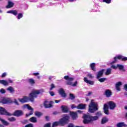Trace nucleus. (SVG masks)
Returning <instances> with one entry per match:
<instances>
[{"label":"nucleus","mask_w":127,"mask_h":127,"mask_svg":"<svg viewBox=\"0 0 127 127\" xmlns=\"http://www.w3.org/2000/svg\"><path fill=\"white\" fill-rule=\"evenodd\" d=\"M77 113H79V114H81V113H83V111H82L81 110H78L77 111Z\"/></svg>","instance_id":"bf43d9fd"},{"label":"nucleus","mask_w":127,"mask_h":127,"mask_svg":"<svg viewBox=\"0 0 127 127\" xmlns=\"http://www.w3.org/2000/svg\"><path fill=\"white\" fill-rule=\"evenodd\" d=\"M84 82L85 83H87V84H89V85H94V81L90 80H84Z\"/></svg>","instance_id":"2f4dec72"},{"label":"nucleus","mask_w":127,"mask_h":127,"mask_svg":"<svg viewBox=\"0 0 127 127\" xmlns=\"http://www.w3.org/2000/svg\"><path fill=\"white\" fill-rule=\"evenodd\" d=\"M70 114L72 120H76V119L78 118V116H77V113L70 112Z\"/></svg>","instance_id":"4be33fe9"},{"label":"nucleus","mask_w":127,"mask_h":127,"mask_svg":"<svg viewBox=\"0 0 127 127\" xmlns=\"http://www.w3.org/2000/svg\"><path fill=\"white\" fill-rule=\"evenodd\" d=\"M112 68H108L107 69H105V75H106V76H108V75H111V74H112Z\"/></svg>","instance_id":"b1692460"},{"label":"nucleus","mask_w":127,"mask_h":127,"mask_svg":"<svg viewBox=\"0 0 127 127\" xmlns=\"http://www.w3.org/2000/svg\"><path fill=\"white\" fill-rule=\"evenodd\" d=\"M14 103L15 104V105H19V104H18V102H17V100L16 99H14Z\"/></svg>","instance_id":"de8ad7c7"},{"label":"nucleus","mask_w":127,"mask_h":127,"mask_svg":"<svg viewBox=\"0 0 127 127\" xmlns=\"http://www.w3.org/2000/svg\"><path fill=\"white\" fill-rule=\"evenodd\" d=\"M59 93L63 98H65L66 97V93H65V91H64V89L63 88H60L59 90Z\"/></svg>","instance_id":"4468645a"},{"label":"nucleus","mask_w":127,"mask_h":127,"mask_svg":"<svg viewBox=\"0 0 127 127\" xmlns=\"http://www.w3.org/2000/svg\"><path fill=\"white\" fill-rule=\"evenodd\" d=\"M124 89H125V90L127 91V84L125 85Z\"/></svg>","instance_id":"6e6d98bb"},{"label":"nucleus","mask_w":127,"mask_h":127,"mask_svg":"<svg viewBox=\"0 0 127 127\" xmlns=\"http://www.w3.org/2000/svg\"><path fill=\"white\" fill-rule=\"evenodd\" d=\"M69 116L67 115H64L63 118L61 119L59 122H56L53 123V127H58V126H64L66 125L68 123V121H69Z\"/></svg>","instance_id":"7ed1b4c3"},{"label":"nucleus","mask_w":127,"mask_h":127,"mask_svg":"<svg viewBox=\"0 0 127 127\" xmlns=\"http://www.w3.org/2000/svg\"><path fill=\"white\" fill-rule=\"evenodd\" d=\"M103 111L105 115H109L110 113H109V108H108V104H104Z\"/></svg>","instance_id":"2eb2a0df"},{"label":"nucleus","mask_w":127,"mask_h":127,"mask_svg":"<svg viewBox=\"0 0 127 127\" xmlns=\"http://www.w3.org/2000/svg\"><path fill=\"white\" fill-rule=\"evenodd\" d=\"M49 93H50L51 96H52V97H53V96H54V95H55V93L52 91H50Z\"/></svg>","instance_id":"3c124183"},{"label":"nucleus","mask_w":127,"mask_h":127,"mask_svg":"<svg viewBox=\"0 0 127 127\" xmlns=\"http://www.w3.org/2000/svg\"><path fill=\"white\" fill-rule=\"evenodd\" d=\"M75 97L74 95V94H73L72 93L69 94V99H70V100H73L75 99Z\"/></svg>","instance_id":"c9c22d12"},{"label":"nucleus","mask_w":127,"mask_h":127,"mask_svg":"<svg viewBox=\"0 0 127 127\" xmlns=\"http://www.w3.org/2000/svg\"><path fill=\"white\" fill-rule=\"evenodd\" d=\"M105 71H106V69H102L98 71L96 75V79L99 80L100 78H102L104 75Z\"/></svg>","instance_id":"1a4fd4ad"},{"label":"nucleus","mask_w":127,"mask_h":127,"mask_svg":"<svg viewBox=\"0 0 127 127\" xmlns=\"http://www.w3.org/2000/svg\"><path fill=\"white\" fill-rule=\"evenodd\" d=\"M53 78H54V77L53 76H51L49 77V80H51L52 79H53Z\"/></svg>","instance_id":"680f3d73"},{"label":"nucleus","mask_w":127,"mask_h":127,"mask_svg":"<svg viewBox=\"0 0 127 127\" xmlns=\"http://www.w3.org/2000/svg\"><path fill=\"white\" fill-rule=\"evenodd\" d=\"M100 83H104L105 82V80H99Z\"/></svg>","instance_id":"052dcab7"},{"label":"nucleus","mask_w":127,"mask_h":127,"mask_svg":"<svg viewBox=\"0 0 127 127\" xmlns=\"http://www.w3.org/2000/svg\"><path fill=\"white\" fill-rule=\"evenodd\" d=\"M59 102H60V101H59V100H55V103H56L57 104L59 103Z\"/></svg>","instance_id":"69168bd1"},{"label":"nucleus","mask_w":127,"mask_h":127,"mask_svg":"<svg viewBox=\"0 0 127 127\" xmlns=\"http://www.w3.org/2000/svg\"><path fill=\"white\" fill-rule=\"evenodd\" d=\"M35 115L36 116V117H38V118H39V117H41V116H42V114L39 112H36Z\"/></svg>","instance_id":"f704fd0d"},{"label":"nucleus","mask_w":127,"mask_h":127,"mask_svg":"<svg viewBox=\"0 0 127 127\" xmlns=\"http://www.w3.org/2000/svg\"><path fill=\"white\" fill-rule=\"evenodd\" d=\"M87 76L89 78V79H94V78H95V76L91 73L87 74Z\"/></svg>","instance_id":"e433bc0d"},{"label":"nucleus","mask_w":127,"mask_h":127,"mask_svg":"<svg viewBox=\"0 0 127 127\" xmlns=\"http://www.w3.org/2000/svg\"><path fill=\"white\" fill-rule=\"evenodd\" d=\"M30 121L31 123H36L37 122V119L36 117H33L30 119Z\"/></svg>","instance_id":"7c9ffc66"},{"label":"nucleus","mask_w":127,"mask_h":127,"mask_svg":"<svg viewBox=\"0 0 127 127\" xmlns=\"http://www.w3.org/2000/svg\"><path fill=\"white\" fill-rule=\"evenodd\" d=\"M53 103V102L52 101L49 102L48 101H45L44 103V105L46 109H48V108H51V107H52Z\"/></svg>","instance_id":"9b49d317"},{"label":"nucleus","mask_w":127,"mask_h":127,"mask_svg":"<svg viewBox=\"0 0 127 127\" xmlns=\"http://www.w3.org/2000/svg\"><path fill=\"white\" fill-rule=\"evenodd\" d=\"M105 95L107 98H109V97H111L112 96V92L110 90H106L105 91Z\"/></svg>","instance_id":"393cba45"},{"label":"nucleus","mask_w":127,"mask_h":127,"mask_svg":"<svg viewBox=\"0 0 127 127\" xmlns=\"http://www.w3.org/2000/svg\"><path fill=\"white\" fill-rule=\"evenodd\" d=\"M108 121H109V120L107 118V117H104L102 119L101 123L103 124H106Z\"/></svg>","instance_id":"c756f323"},{"label":"nucleus","mask_w":127,"mask_h":127,"mask_svg":"<svg viewBox=\"0 0 127 127\" xmlns=\"http://www.w3.org/2000/svg\"><path fill=\"white\" fill-rule=\"evenodd\" d=\"M111 68L113 69H115V70L118 69V65L116 66L115 65H112L111 66Z\"/></svg>","instance_id":"c03bdc74"},{"label":"nucleus","mask_w":127,"mask_h":127,"mask_svg":"<svg viewBox=\"0 0 127 127\" xmlns=\"http://www.w3.org/2000/svg\"><path fill=\"white\" fill-rule=\"evenodd\" d=\"M117 127H127V125L126 124H125L124 123H119L117 125Z\"/></svg>","instance_id":"c85d7f7f"},{"label":"nucleus","mask_w":127,"mask_h":127,"mask_svg":"<svg viewBox=\"0 0 127 127\" xmlns=\"http://www.w3.org/2000/svg\"><path fill=\"white\" fill-rule=\"evenodd\" d=\"M99 80H107V78H100Z\"/></svg>","instance_id":"13d9d810"},{"label":"nucleus","mask_w":127,"mask_h":127,"mask_svg":"<svg viewBox=\"0 0 127 127\" xmlns=\"http://www.w3.org/2000/svg\"><path fill=\"white\" fill-rule=\"evenodd\" d=\"M61 109L63 113H68L69 112V108L66 106H62Z\"/></svg>","instance_id":"6ab92c4d"},{"label":"nucleus","mask_w":127,"mask_h":127,"mask_svg":"<svg viewBox=\"0 0 127 127\" xmlns=\"http://www.w3.org/2000/svg\"><path fill=\"white\" fill-rule=\"evenodd\" d=\"M29 83L31 84V85H33L35 82L34 81V80H29Z\"/></svg>","instance_id":"37998d69"},{"label":"nucleus","mask_w":127,"mask_h":127,"mask_svg":"<svg viewBox=\"0 0 127 127\" xmlns=\"http://www.w3.org/2000/svg\"><path fill=\"white\" fill-rule=\"evenodd\" d=\"M12 80H0V84H2V85H3L4 86H7L8 84H11L12 83Z\"/></svg>","instance_id":"f8f14e48"},{"label":"nucleus","mask_w":127,"mask_h":127,"mask_svg":"<svg viewBox=\"0 0 127 127\" xmlns=\"http://www.w3.org/2000/svg\"><path fill=\"white\" fill-rule=\"evenodd\" d=\"M89 66L91 68V70L94 72H96V71H97V68H96V63H92L90 64Z\"/></svg>","instance_id":"a211bd4d"},{"label":"nucleus","mask_w":127,"mask_h":127,"mask_svg":"<svg viewBox=\"0 0 127 127\" xmlns=\"http://www.w3.org/2000/svg\"><path fill=\"white\" fill-rule=\"evenodd\" d=\"M96 117H98V119L100 118V117H102V113L101 112L99 111L96 113Z\"/></svg>","instance_id":"58836bf2"},{"label":"nucleus","mask_w":127,"mask_h":127,"mask_svg":"<svg viewBox=\"0 0 127 127\" xmlns=\"http://www.w3.org/2000/svg\"><path fill=\"white\" fill-rule=\"evenodd\" d=\"M8 121L9 122H15L16 121V119H15V118L14 117H11L8 119Z\"/></svg>","instance_id":"4c0bfd02"},{"label":"nucleus","mask_w":127,"mask_h":127,"mask_svg":"<svg viewBox=\"0 0 127 127\" xmlns=\"http://www.w3.org/2000/svg\"><path fill=\"white\" fill-rule=\"evenodd\" d=\"M125 110H127V106H125Z\"/></svg>","instance_id":"774afa93"},{"label":"nucleus","mask_w":127,"mask_h":127,"mask_svg":"<svg viewBox=\"0 0 127 127\" xmlns=\"http://www.w3.org/2000/svg\"><path fill=\"white\" fill-rule=\"evenodd\" d=\"M118 59L119 60H122V61H127V57H125L122 55H118L116 57L114 58V61H112L110 64H115V63H117L118 62Z\"/></svg>","instance_id":"423d86ee"},{"label":"nucleus","mask_w":127,"mask_h":127,"mask_svg":"<svg viewBox=\"0 0 127 127\" xmlns=\"http://www.w3.org/2000/svg\"><path fill=\"white\" fill-rule=\"evenodd\" d=\"M68 127H74V125L72 124H69L68 126Z\"/></svg>","instance_id":"5fc2aeb1"},{"label":"nucleus","mask_w":127,"mask_h":127,"mask_svg":"<svg viewBox=\"0 0 127 127\" xmlns=\"http://www.w3.org/2000/svg\"><path fill=\"white\" fill-rule=\"evenodd\" d=\"M0 127H4L3 125H0Z\"/></svg>","instance_id":"338daca9"},{"label":"nucleus","mask_w":127,"mask_h":127,"mask_svg":"<svg viewBox=\"0 0 127 127\" xmlns=\"http://www.w3.org/2000/svg\"><path fill=\"white\" fill-rule=\"evenodd\" d=\"M0 121H1V123L3 124V125H4V126H8V125H9V123H8V122L5 121L3 119H1V118H0Z\"/></svg>","instance_id":"cd10ccee"},{"label":"nucleus","mask_w":127,"mask_h":127,"mask_svg":"<svg viewBox=\"0 0 127 127\" xmlns=\"http://www.w3.org/2000/svg\"><path fill=\"white\" fill-rule=\"evenodd\" d=\"M98 103L93 102L92 100L89 106V113H95L96 111H98Z\"/></svg>","instance_id":"39448f33"},{"label":"nucleus","mask_w":127,"mask_h":127,"mask_svg":"<svg viewBox=\"0 0 127 127\" xmlns=\"http://www.w3.org/2000/svg\"><path fill=\"white\" fill-rule=\"evenodd\" d=\"M117 66L120 71H122V72H125L126 71V69H125V66H124V65L117 64Z\"/></svg>","instance_id":"dca6fc26"},{"label":"nucleus","mask_w":127,"mask_h":127,"mask_svg":"<svg viewBox=\"0 0 127 127\" xmlns=\"http://www.w3.org/2000/svg\"><path fill=\"white\" fill-rule=\"evenodd\" d=\"M0 93H1V94H5V90L3 88L0 89Z\"/></svg>","instance_id":"a19ab883"},{"label":"nucleus","mask_w":127,"mask_h":127,"mask_svg":"<svg viewBox=\"0 0 127 127\" xmlns=\"http://www.w3.org/2000/svg\"><path fill=\"white\" fill-rule=\"evenodd\" d=\"M43 92H44L43 89H41L39 90H33L32 93L30 94V97L24 96L22 98L19 99V101L22 103H26V102H28L29 101L34 102V98H36L37 97V95L40 94V93H43Z\"/></svg>","instance_id":"f257e3e1"},{"label":"nucleus","mask_w":127,"mask_h":127,"mask_svg":"<svg viewBox=\"0 0 127 127\" xmlns=\"http://www.w3.org/2000/svg\"><path fill=\"white\" fill-rule=\"evenodd\" d=\"M0 115H4L5 116H14L15 117H21L23 115V112L21 110H16L15 111L13 114H11L8 113L5 109L0 107Z\"/></svg>","instance_id":"f03ea898"},{"label":"nucleus","mask_w":127,"mask_h":127,"mask_svg":"<svg viewBox=\"0 0 127 127\" xmlns=\"http://www.w3.org/2000/svg\"><path fill=\"white\" fill-rule=\"evenodd\" d=\"M7 76V73L6 72H4L0 76L1 78H5Z\"/></svg>","instance_id":"ea45409f"},{"label":"nucleus","mask_w":127,"mask_h":127,"mask_svg":"<svg viewBox=\"0 0 127 127\" xmlns=\"http://www.w3.org/2000/svg\"><path fill=\"white\" fill-rule=\"evenodd\" d=\"M13 5H14V3L11 1H8L7 5L6 6V8H10L11 7H13Z\"/></svg>","instance_id":"412c9836"},{"label":"nucleus","mask_w":127,"mask_h":127,"mask_svg":"<svg viewBox=\"0 0 127 127\" xmlns=\"http://www.w3.org/2000/svg\"><path fill=\"white\" fill-rule=\"evenodd\" d=\"M75 108H76L77 109V107L75 106V105H71V109H75Z\"/></svg>","instance_id":"4d7b16f0"},{"label":"nucleus","mask_w":127,"mask_h":127,"mask_svg":"<svg viewBox=\"0 0 127 127\" xmlns=\"http://www.w3.org/2000/svg\"><path fill=\"white\" fill-rule=\"evenodd\" d=\"M32 75L34 76H36V77H37L38 75H40V73L39 72H34L32 73Z\"/></svg>","instance_id":"79ce46f5"},{"label":"nucleus","mask_w":127,"mask_h":127,"mask_svg":"<svg viewBox=\"0 0 127 127\" xmlns=\"http://www.w3.org/2000/svg\"><path fill=\"white\" fill-rule=\"evenodd\" d=\"M25 127H33V125H32V124H29L28 125H26Z\"/></svg>","instance_id":"49530a36"},{"label":"nucleus","mask_w":127,"mask_h":127,"mask_svg":"<svg viewBox=\"0 0 127 127\" xmlns=\"http://www.w3.org/2000/svg\"><path fill=\"white\" fill-rule=\"evenodd\" d=\"M7 13H11L13 15H15V16H16L17 14H18V12L16 10H10L7 11Z\"/></svg>","instance_id":"aec40b11"},{"label":"nucleus","mask_w":127,"mask_h":127,"mask_svg":"<svg viewBox=\"0 0 127 127\" xmlns=\"http://www.w3.org/2000/svg\"><path fill=\"white\" fill-rule=\"evenodd\" d=\"M102 1L107 4H110L112 2V0H102Z\"/></svg>","instance_id":"72a5a7b5"},{"label":"nucleus","mask_w":127,"mask_h":127,"mask_svg":"<svg viewBox=\"0 0 127 127\" xmlns=\"http://www.w3.org/2000/svg\"><path fill=\"white\" fill-rule=\"evenodd\" d=\"M1 103L2 104H11L12 100L9 98L2 97L1 98Z\"/></svg>","instance_id":"6e6552de"},{"label":"nucleus","mask_w":127,"mask_h":127,"mask_svg":"<svg viewBox=\"0 0 127 127\" xmlns=\"http://www.w3.org/2000/svg\"><path fill=\"white\" fill-rule=\"evenodd\" d=\"M24 109H27L28 111H31L30 112L26 114V117H29V116H31L33 114V108H32L28 104H25L23 106Z\"/></svg>","instance_id":"0eeeda50"},{"label":"nucleus","mask_w":127,"mask_h":127,"mask_svg":"<svg viewBox=\"0 0 127 127\" xmlns=\"http://www.w3.org/2000/svg\"><path fill=\"white\" fill-rule=\"evenodd\" d=\"M22 124H23L24 125H25L26 123H27V120H23L21 122Z\"/></svg>","instance_id":"8fccbe9b"},{"label":"nucleus","mask_w":127,"mask_h":127,"mask_svg":"<svg viewBox=\"0 0 127 127\" xmlns=\"http://www.w3.org/2000/svg\"><path fill=\"white\" fill-rule=\"evenodd\" d=\"M108 104L110 110H114L117 106L116 103H115V102H114L113 101H110L109 102H108Z\"/></svg>","instance_id":"ddd939ff"},{"label":"nucleus","mask_w":127,"mask_h":127,"mask_svg":"<svg viewBox=\"0 0 127 127\" xmlns=\"http://www.w3.org/2000/svg\"><path fill=\"white\" fill-rule=\"evenodd\" d=\"M23 17V14L22 13H19L17 16V19H20Z\"/></svg>","instance_id":"473e14b6"},{"label":"nucleus","mask_w":127,"mask_h":127,"mask_svg":"<svg viewBox=\"0 0 127 127\" xmlns=\"http://www.w3.org/2000/svg\"><path fill=\"white\" fill-rule=\"evenodd\" d=\"M66 85L72 86V87H76L78 85V81H73V80H68L66 81Z\"/></svg>","instance_id":"9d476101"},{"label":"nucleus","mask_w":127,"mask_h":127,"mask_svg":"<svg viewBox=\"0 0 127 127\" xmlns=\"http://www.w3.org/2000/svg\"><path fill=\"white\" fill-rule=\"evenodd\" d=\"M75 0H68V1H70V2H73V1H75Z\"/></svg>","instance_id":"e2e57ef3"},{"label":"nucleus","mask_w":127,"mask_h":127,"mask_svg":"<svg viewBox=\"0 0 127 127\" xmlns=\"http://www.w3.org/2000/svg\"><path fill=\"white\" fill-rule=\"evenodd\" d=\"M7 91H9L11 94H13V93H14V89L12 88V87H9L8 88H7Z\"/></svg>","instance_id":"bb28decb"},{"label":"nucleus","mask_w":127,"mask_h":127,"mask_svg":"<svg viewBox=\"0 0 127 127\" xmlns=\"http://www.w3.org/2000/svg\"><path fill=\"white\" fill-rule=\"evenodd\" d=\"M64 80H74L75 79V77H70L69 75H65L64 76Z\"/></svg>","instance_id":"a878e982"},{"label":"nucleus","mask_w":127,"mask_h":127,"mask_svg":"<svg viewBox=\"0 0 127 127\" xmlns=\"http://www.w3.org/2000/svg\"><path fill=\"white\" fill-rule=\"evenodd\" d=\"M46 120H47V121H48L49 120V117L46 116Z\"/></svg>","instance_id":"0e129e2a"},{"label":"nucleus","mask_w":127,"mask_h":127,"mask_svg":"<svg viewBox=\"0 0 127 127\" xmlns=\"http://www.w3.org/2000/svg\"><path fill=\"white\" fill-rule=\"evenodd\" d=\"M50 126H51L50 123H47L45 125L44 127H50Z\"/></svg>","instance_id":"09e8293b"},{"label":"nucleus","mask_w":127,"mask_h":127,"mask_svg":"<svg viewBox=\"0 0 127 127\" xmlns=\"http://www.w3.org/2000/svg\"><path fill=\"white\" fill-rule=\"evenodd\" d=\"M92 95V92H88V93L86 95L87 97H89V96H91Z\"/></svg>","instance_id":"864d4df0"},{"label":"nucleus","mask_w":127,"mask_h":127,"mask_svg":"<svg viewBox=\"0 0 127 127\" xmlns=\"http://www.w3.org/2000/svg\"><path fill=\"white\" fill-rule=\"evenodd\" d=\"M54 88H55V86L54 85V84L52 83L51 84V87L50 88V90L51 91H52V90H53V89H54Z\"/></svg>","instance_id":"a18cd8bd"},{"label":"nucleus","mask_w":127,"mask_h":127,"mask_svg":"<svg viewBox=\"0 0 127 127\" xmlns=\"http://www.w3.org/2000/svg\"><path fill=\"white\" fill-rule=\"evenodd\" d=\"M41 77H42L41 75H38L37 76V78L38 79V80H40V79H41Z\"/></svg>","instance_id":"603ef678"},{"label":"nucleus","mask_w":127,"mask_h":127,"mask_svg":"<svg viewBox=\"0 0 127 127\" xmlns=\"http://www.w3.org/2000/svg\"><path fill=\"white\" fill-rule=\"evenodd\" d=\"M83 118L84 124H90V123H92V122L98 121V120H99V117L98 116L93 117L86 114L83 115Z\"/></svg>","instance_id":"20e7f679"},{"label":"nucleus","mask_w":127,"mask_h":127,"mask_svg":"<svg viewBox=\"0 0 127 127\" xmlns=\"http://www.w3.org/2000/svg\"><path fill=\"white\" fill-rule=\"evenodd\" d=\"M86 108V104H80L77 106L78 110H84Z\"/></svg>","instance_id":"5701e85b"},{"label":"nucleus","mask_w":127,"mask_h":127,"mask_svg":"<svg viewBox=\"0 0 127 127\" xmlns=\"http://www.w3.org/2000/svg\"><path fill=\"white\" fill-rule=\"evenodd\" d=\"M123 85V83L122 82H118L116 83V85H115V88L117 91H121V86Z\"/></svg>","instance_id":"f3484780"}]
</instances>
